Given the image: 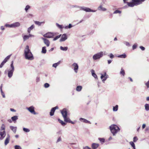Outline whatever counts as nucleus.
<instances>
[{
	"label": "nucleus",
	"instance_id": "nucleus-14",
	"mask_svg": "<svg viewBox=\"0 0 149 149\" xmlns=\"http://www.w3.org/2000/svg\"><path fill=\"white\" fill-rule=\"evenodd\" d=\"M34 36L33 35H32L30 34H29V35H25L23 37V40L24 41H25L27 40L30 37H33Z\"/></svg>",
	"mask_w": 149,
	"mask_h": 149
},
{
	"label": "nucleus",
	"instance_id": "nucleus-26",
	"mask_svg": "<svg viewBox=\"0 0 149 149\" xmlns=\"http://www.w3.org/2000/svg\"><path fill=\"white\" fill-rule=\"evenodd\" d=\"M82 88V87L81 86H78L76 87V90L78 92H80L81 91Z\"/></svg>",
	"mask_w": 149,
	"mask_h": 149
},
{
	"label": "nucleus",
	"instance_id": "nucleus-28",
	"mask_svg": "<svg viewBox=\"0 0 149 149\" xmlns=\"http://www.w3.org/2000/svg\"><path fill=\"white\" fill-rule=\"evenodd\" d=\"M46 47L45 46L43 47L42 48V53L45 54L46 53Z\"/></svg>",
	"mask_w": 149,
	"mask_h": 149
},
{
	"label": "nucleus",
	"instance_id": "nucleus-6",
	"mask_svg": "<svg viewBox=\"0 0 149 149\" xmlns=\"http://www.w3.org/2000/svg\"><path fill=\"white\" fill-rule=\"evenodd\" d=\"M26 109L31 114L34 115L37 114V113L35 111V107L33 106H31L29 107H26Z\"/></svg>",
	"mask_w": 149,
	"mask_h": 149
},
{
	"label": "nucleus",
	"instance_id": "nucleus-32",
	"mask_svg": "<svg viewBox=\"0 0 149 149\" xmlns=\"http://www.w3.org/2000/svg\"><path fill=\"white\" fill-rule=\"evenodd\" d=\"M120 74H122L123 76H124L125 75V70L123 69V68H121V71L120 72Z\"/></svg>",
	"mask_w": 149,
	"mask_h": 149
},
{
	"label": "nucleus",
	"instance_id": "nucleus-49",
	"mask_svg": "<svg viewBox=\"0 0 149 149\" xmlns=\"http://www.w3.org/2000/svg\"><path fill=\"white\" fill-rule=\"evenodd\" d=\"M15 149H22L21 147L19 145H16L15 146Z\"/></svg>",
	"mask_w": 149,
	"mask_h": 149
},
{
	"label": "nucleus",
	"instance_id": "nucleus-27",
	"mask_svg": "<svg viewBox=\"0 0 149 149\" xmlns=\"http://www.w3.org/2000/svg\"><path fill=\"white\" fill-rule=\"evenodd\" d=\"M45 22H40L38 21H36L35 23L36 24L40 26L42 24H44Z\"/></svg>",
	"mask_w": 149,
	"mask_h": 149
},
{
	"label": "nucleus",
	"instance_id": "nucleus-58",
	"mask_svg": "<svg viewBox=\"0 0 149 149\" xmlns=\"http://www.w3.org/2000/svg\"><path fill=\"white\" fill-rule=\"evenodd\" d=\"M139 48L141 49L142 50V51H144L145 50V48L143 47V46H140L139 47Z\"/></svg>",
	"mask_w": 149,
	"mask_h": 149
},
{
	"label": "nucleus",
	"instance_id": "nucleus-9",
	"mask_svg": "<svg viewBox=\"0 0 149 149\" xmlns=\"http://www.w3.org/2000/svg\"><path fill=\"white\" fill-rule=\"evenodd\" d=\"M0 135L1 136L0 137V140H3L6 135L5 131H0Z\"/></svg>",
	"mask_w": 149,
	"mask_h": 149
},
{
	"label": "nucleus",
	"instance_id": "nucleus-39",
	"mask_svg": "<svg viewBox=\"0 0 149 149\" xmlns=\"http://www.w3.org/2000/svg\"><path fill=\"white\" fill-rule=\"evenodd\" d=\"M98 139L102 143H104L105 142V139L104 138H99Z\"/></svg>",
	"mask_w": 149,
	"mask_h": 149
},
{
	"label": "nucleus",
	"instance_id": "nucleus-42",
	"mask_svg": "<svg viewBox=\"0 0 149 149\" xmlns=\"http://www.w3.org/2000/svg\"><path fill=\"white\" fill-rule=\"evenodd\" d=\"M56 26L58 27L60 29H62L63 28H64V27H63L62 25H59L57 23H56Z\"/></svg>",
	"mask_w": 149,
	"mask_h": 149
},
{
	"label": "nucleus",
	"instance_id": "nucleus-16",
	"mask_svg": "<svg viewBox=\"0 0 149 149\" xmlns=\"http://www.w3.org/2000/svg\"><path fill=\"white\" fill-rule=\"evenodd\" d=\"M10 129L13 131V132L15 134L16 132L17 127H14L12 126H10Z\"/></svg>",
	"mask_w": 149,
	"mask_h": 149
},
{
	"label": "nucleus",
	"instance_id": "nucleus-36",
	"mask_svg": "<svg viewBox=\"0 0 149 149\" xmlns=\"http://www.w3.org/2000/svg\"><path fill=\"white\" fill-rule=\"evenodd\" d=\"M5 125L4 124H2L1 127L0 131H5Z\"/></svg>",
	"mask_w": 149,
	"mask_h": 149
},
{
	"label": "nucleus",
	"instance_id": "nucleus-57",
	"mask_svg": "<svg viewBox=\"0 0 149 149\" xmlns=\"http://www.w3.org/2000/svg\"><path fill=\"white\" fill-rule=\"evenodd\" d=\"M145 84L148 88H149V81H147Z\"/></svg>",
	"mask_w": 149,
	"mask_h": 149
},
{
	"label": "nucleus",
	"instance_id": "nucleus-29",
	"mask_svg": "<svg viewBox=\"0 0 149 149\" xmlns=\"http://www.w3.org/2000/svg\"><path fill=\"white\" fill-rule=\"evenodd\" d=\"M11 56V55H10L7 56L3 61L4 62L6 63V62L8 61V60L9 59Z\"/></svg>",
	"mask_w": 149,
	"mask_h": 149
},
{
	"label": "nucleus",
	"instance_id": "nucleus-38",
	"mask_svg": "<svg viewBox=\"0 0 149 149\" xmlns=\"http://www.w3.org/2000/svg\"><path fill=\"white\" fill-rule=\"evenodd\" d=\"M72 26V24H69V25L68 26H67L64 27V28L65 29H70L71 28Z\"/></svg>",
	"mask_w": 149,
	"mask_h": 149
},
{
	"label": "nucleus",
	"instance_id": "nucleus-46",
	"mask_svg": "<svg viewBox=\"0 0 149 149\" xmlns=\"http://www.w3.org/2000/svg\"><path fill=\"white\" fill-rule=\"evenodd\" d=\"M5 26L6 27L13 28L12 24H5Z\"/></svg>",
	"mask_w": 149,
	"mask_h": 149
},
{
	"label": "nucleus",
	"instance_id": "nucleus-5",
	"mask_svg": "<svg viewBox=\"0 0 149 149\" xmlns=\"http://www.w3.org/2000/svg\"><path fill=\"white\" fill-rule=\"evenodd\" d=\"M103 55V52H100L93 55V58L94 60H99L102 58Z\"/></svg>",
	"mask_w": 149,
	"mask_h": 149
},
{
	"label": "nucleus",
	"instance_id": "nucleus-61",
	"mask_svg": "<svg viewBox=\"0 0 149 149\" xmlns=\"http://www.w3.org/2000/svg\"><path fill=\"white\" fill-rule=\"evenodd\" d=\"M112 61L110 60H107V62L108 64H110L112 62Z\"/></svg>",
	"mask_w": 149,
	"mask_h": 149
},
{
	"label": "nucleus",
	"instance_id": "nucleus-15",
	"mask_svg": "<svg viewBox=\"0 0 149 149\" xmlns=\"http://www.w3.org/2000/svg\"><path fill=\"white\" fill-rule=\"evenodd\" d=\"M99 146V144L98 143H93L91 145V147L93 149H96Z\"/></svg>",
	"mask_w": 149,
	"mask_h": 149
},
{
	"label": "nucleus",
	"instance_id": "nucleus-47",
	"mask_svg": "<svg viewBox=\"0 0 149 149\" xmlns=\"http://www.w3.org/2000/svg\"><path fill=\"white\" fill-rule=\"evenodd\" d=\"M137 44L136 43L134 44L132 46V49L133 50L136 49L137 47Z\"/></svg>",
	"mask_w": 149,
	"mask_h": 149
},
{
	"label": "nucleus",
	"instance_id": "nucleus-31",
	"mask_svg": "<svg viewBox=\"0 0 149 149\" xmlns=\"http://www.w3.org/2000/svg\"><path fill=\"white\" fill-rule=\"evenodd\" d=\"M55 111L54 110V109L52 108L51 109L50 112V115L51 116H52L54 115Z\"/></svg>",
	"mask_w": 149,
	"mask_h": 149
},
{
	"label": "nucleus",
	"instance_id": "nucleus-54",
	"mask_svg": "<svg viewBox=\"0 0 149 149\" xmlns=\"http://www.w3.org/2000/svg\"><path fill=\"white\" fill-rule=\"evenodd\" d=\"M1 93V94L2 95V97L3 98H5V94L3 92V91H0Z\"/></svg>",
	"mask_w": 149,
	"mask_h": 149
},
{
	"label": "nucleus",
	"instance_id": "nucleus-63",
	"mask_svg": "<svg viewBox=\"0 0 149 149\" xmlns=\"http://www.w3.org/2000/svg\"><path fill=\"white\" fill-rule=\"evenodd\" d=\"M40 78L39 77H37L36 79V82H38L40 81Z\"/></svg>",
	"mask_w": 149,
	"mask_h": 149
},
{
	"label": "nucleus",
	"instance_id": "nucleus-22",
	"mask_svg": "<svg viewBox=\"0 0 149 149\" xmlns=\"http://www.w3.org/2000/svg\"><path fill=\"white\" fill-rule=\"evenodd\" d=\"M11 119L13 122H15L18 119V116H14L11 118Z\"/></svg>",
	"mask_w": 149,
	"mask_h": 149
},
{
	"label": "nucleus",
	"instance_id": "nucleus-34",
	"mask_svg": "<svg viewBox=\"0 0 149 149\" xmlns=\"http://www.w3.org/2000/svg\"><path fill=\"white\" fill-rule=\"evenodd\" d=\"M31 7L29 5H27L26 6L25 8V10L26 12H27L28 10Z\"/></svg>",
	"mask_w": 149,
	"mask_h": 149
},
{
	"label": "nucleus",
	"instance_id": "nucleus-59",
	"mask_svg": "<svg viewBox=\"0 0 149 149\" xmlns=\"http://www.w3.org/2000/svg\"><path fill=\"white\" fill-rule=\"evenodd\" d=\"M83 149H91L90 147L88 146H86L83 147Z\"/></svg>",
	"mask_w": 149,
	"mask_h": 149
},
{
	"label": "nucleus",
	"instance_id": "nucleus-18",
	"mask_svg": "<svg viewBox=\"0 0 149 149\" xmlns=\"http://www.w3.org/2000/svg\"><path fill=\"white\" fill-rule=\"evenodd\" d=\"M10 136L9 134L7 135V137H6L5 141V144L7 145L9 142L10 140Z\"/></svg>",
	"mask_w": 149,
	"mask_h": 149
},
{
	"label": "nucleus",
	"instance_id": "nucleus-4",
	"mask_svg": "<svg viewBox=\"0 0 149 149\" xmlns=\"http://www.w3.org/2000/svg\"><path fill=\"white\" fill-rule=\"evenodd\" d=\"M109 128L113 136L116 135V134L120 130L119 127L117 125L114 124H113L110 125Z\"/></svg>",
	"mask_w": 149,
	"mask_h": 149
},
{
	"label": "nucleus",
	"instance_id": "nucleus-10",
	"mask_svg": "<svg viewBox=\"0 0 149 149\" xmlns=\"http://www.w3.org/2000/svg\"><path fill=\"white\" fill-rule=\"evenodd\" d=\"M43 36L45 37L50 38H52L53 37V35L52 33L49 32L45 34Z\"/></svg>",
	"mask_w": 149,
	"mask_h": 149
},
{
	"label": "nucleus",
	"instance_id": "nucleus-1",
	"mask_svg": "<svg viewBox=\"0 0 149 149\" xmlns=\"http://www.w3.org/2000/svg\"><path fill=\"white\" fill-rule=\"evenodd\" d=\"M14 70L15 68L13 65V61H12L11 62L10 67L9 68H7L5 70L4 73L6 74H7L8 78H10L13 75Z\"/></svg>",
	"mask_w": 149,
	"mask_h": 149
},
{
	"label": "nucleus",
	"instance_id": "nucleus-8",
	"mask_svg": "<svg viewBox=\"0 0 149 149\" xmlns=\"http://www.w3.org/2000/svg\"><path fill=\"white\" fill-rule=\"evenodd\" d=\"M80 8L81 10H84L86 12H95L96 10H92L90 8L85 7H81Z\"/></svg>",
	"mask_w": 149,
	"mask_h": 149
},
{
	"label": "nucleus",
	"instance_id": "nucleus-41",
	"mask_svg": "<svg viewBox=\"0 0 149 149\" xmlns=\"http://www.w3.org/2000/svg\"><path fill=\"white\" fill-rule=\"evenodd\" d=\"M121 13V11L120 10H116L113 13V14H117V13H119L120 14Z\"/></svg>",
	"mask_w": 149,
	"mask_h": 149
},
{
	"label": "nucleus",
	"instance_id": "nucleus-37",
	"mask_svg": "<svg viewBox=\"0 0 149 149\" xmlns=\"http://www.w3.org/2000/svg\"><path fill=\"white\" fill-rule=\"evenodd\" d=\"M60 63V61H59L57 63H54L53 64L52 66L56 68Z\"/></svg>",
	"mask_w": 149,
	"mask_h": 149
},
{
	"label": "nucleus",
	"instance_id": "nucleus-2",
	"mask_svg": "<svg viewBox=\"0 0 149 149\" xmlns=\"http://www.w3.org/2000/svg\"><path fill=\"white\" fill-rule=\"evenodd\" d=\"M24 54L25 58L26 59L32 60L33 59V55L29 49V47L26 45L24 50Z\"/></svg>",
	"mask_w": 149,
	"mask_h": 149
},
{
	"label": "nucleus",
	"instance_id": "nucleus-35",
	"mask_svg": "<svg viewBox=\"0 0 149 149\" xmlns=\"http://www.w3.org/2000/svg\"><path fill=\"white\" fill-rule=\"evenodd\" d=\"M58 121L59 122L61 123V124L63 126H64L66 125V123H65L63 121L60 120V119H58Z\"/></svg>",
	"mask_w": 149,
	"mask_h": 149
},
{
	"label": "nucleus",
	"instance_id": "nucleus-7",
	"mask_svg": "<svg viewBox=\"0 0 149 149\" xmlns=\"http://www.w3.org/2000/svg\"><path fill=\"white\" fill-rule=\"evenodd\" d=\"M100 74V78L102 79V81L104 83L105 81L109 78V75L107 74L106 72H104L103 74L101 73Z\"/></svg>",
	"mask_w": 149,
	"mask_h": 149
},
{
	"label": "nucleus",
	"instance_id": "nucleus-44",
	"mask_svg": "<svg viewBox=\"0 0 149 149\" xmlns=\"http://www.w3.org/2000/svg\"><path fill=\"white\" fill-rule=\"evenodd\" d=\"M61 36V35L57 36L55 37V38H54L53 39V41H55L57 40Z\"/></svg>",
	"mask_w": 149,
	"mask_h": 149
},
{
	"label": "nucleus",
	"instance_id": "nucleus-3",
	"mask_svg": "<svg viewBox=\"0 0 149 149\" xmlns=\"http://www.w3.org/2000/svg\"><path fill=\"white\" fill-rule=\"evenodd\" d=\"M61 112L65 122L74 124V122L71 121L70 119L67 117L68 113L67 109L66 108H64L61 110Z\"/></svg>",
	"mask_w": 149,
	"mask_h": 149
},
{
	"label": "nucleus",
	"instance_id": "nucleus-24",
	"mask_svg": "<svg viewBox=\"0 0 149 149\" xmlns=\"http://www.w3.org/2000/svg\"><path fill=\"white\" fill-rule=\"evenodd\" d=\"M117 57L119 58H125L127 57V56L125 53H124L122 54L118 55Z\"/></svg>",
	"mask_w": 149,
	"mask_h": 149
},
{
	"label": "nucleus",
	"instance_id": "nucleus-23",
	"mask_svg": "<svg viewBox=\"0 0 149 149\" xmlns=\"http://www.w3.org/2000/svg\"><path fill=\"white\" fill-rule=\"evenodd\" d=\"M34 28V26L33 25H32L30 27H29L27 29V31L29 33L30 32L31 30L33 29Z\"/></svg>",
	"mask_w": 149,
	"mask_h": 149
},
{
	"label": "nucleus",
	"instance_id": "nucleus-48",
	"mask_svg": "<svg viewBox=\"0 0 149 149\" xmlns=\"http://www.w3.org/2000/svg\"><path fill=\"white\" fill-rule=\"evenodd\" d=\"M130 144L133 148L135 146V145L134 143V142L130 141Z\"/></svg>",
	"mask_w": 149,
	"mask_h": 149
},
{
	"label": "nucleus",
	"instance_id": "nucleus-25",
	"mask_svg": "<svg viewBox=\"0 0 149 149\" xmlns=\"http://www.w3.org/2000/svg\"><path fill=\"white\" fill-rule=\"evenodd\" d=\"M60 49L62 51H66L68 50V47H63L62 46H61Z\"/></svg>",
	"mask_w": 149,
	"mask_h": 149
},
{
	"label": "nucleus",
	"instance_id": "nucleus-11",
	"mask_svg": "<svg viewBox=\"0 0 149 149\" xmlns=\"http://www.w3.org/2000/svg\"><path fill=\"white\" fill-rule=\"evenodd\" d=\"M67 39V36L66 34H64L61 36L60 40V42L64 41Z\"/></svg>",
	"mask_w": 149,
	"mask_h": 149
},
{
	"label": "nucleus",
	"instance_id": "nucleus-17",
	"mask_svg": "<svg viewBox=\"0 0 149 149\" xmlns=\"http://www.w3.org/2000/svg\"><path fill=\"white\" fill-rule=\"evenodd\" d=\"M13 28L18 27L20 26V24L19 22H16L12 24Z\"/></svg>",
	"mask_w": 149,
	"mask_h": 149
},
{
	"label": "nucleus",
	"instance_id": "nucleus-55",
	"mask_svg": "<svg viewBox=\"0 0 149 149\" xmlns=\"http://www.w3.org/2000/svg\"><path fill=\"white\" fill-rule=\"evenodd\" d=\"M79 68V66L77 63H75V70H77Z\"/></svg>",
	"mask_w": 149,
	"mask_h": 149
},
{
	"label": "nucleus",
	"instance_id": "nucleus-12",
	"mask_svg": "<svg viewBox=\"0 0 149 149\" xmlns=\"http://www.w3.org/2000/svg\"><path fill=\"white\" fill-rule=\"evenodd\" d=\"M41 39L43 40L44 43L46 45L47 47H49V46L50 43L48 40L42 37L41 38Z\"/></svg>",
	"mask_w": 149,
	"mask_h": 149
},
{
	"label": "nucleus",
	"instance_id": "nucleus-52",
	"mask_svg": "<svg viewBox=\"0 0 149 149\" xmlns=\"http://www.w3.org/2000/svg\"><path fill=\"white\" fill-rule=\"evenodd\" d=\"M62 141V139L61 136H59L58 137L57 141L56 143H57L61 141Z\"/></svg>",
	"mask_w": 149,
	"mask_h": 149
},
{
	"label": "nucleus",
	"instance_id": "nucleus-40",
	"mask_svg": "<svg viewBox=\"0 0 149 149\" xmlns=\"http://www.w3.org/2000/svg\"><path fill=\"white\" fill-rule=\"evenodd\" d=\"M23 130L25 132H29L30 131V130L29 129L26 128H23Z\"/></svg>",
	"mask_w": 149,
	"mask_h": 149
},
{
	"label": "nucleus",
	"instance_id": "nucleus-56",
	"mask_svg": "<svg viewBox=\"0 0 149 149\" xmlns=\"http://www.w3.org/2000/svg\"><path fill=\"white\" fill-rule=\"evenodd\" d=\"M5 63V62L3 61L0 65V68H2Z\"/></svg>",
	"mask_w": 149,
	"mask_h": 149
},
{
	"label": "nucleus",
	"instance_id": "nucleus-53",
	"mask_svg": "<svg viewBox=\"0 0 149 149\" xmlns=\"http://www.w3.org/2000/svg\"><path fill=\"white\" fill-rule=\"evenodd\" d=\"M138 140V139L137 137L136 136H134L133 138V142H135L137 141Z\"/></svg>",
	"mask_w": 149,
	"mask_h": 149
},
{
	"label": "nucleus",
	"instance_id": "nucleus-20",
	"mask_svg": "<svg viewBox=\"0 0 149 149\" xmlns=\"http://www.w3.org/2000/svg\"><path fill=\"white\" fill-rule=\"evenodd\" d=\"M127 5L129 7H133L135 6L134 3L132 1L130 2H127Z\"/></svg>",
	"mask_w": 149,
	"mask_h": 149
},
{
	"label": "nucleus",
	"instance_id": "nucleus-62",
	"mask_svg": "<svg viewBox=\"0 0 149 149\" xmlns=\"http://www.w3.org/2000/svg\"><path fill=\"white\" fill-rule=\"evenodd\" d=\"M10 110L11 111L14 112H15L16 111V110H15L14 109H12V108L10 109Z\"/></svg>",
	"mask_w": 149,
	"mask_h": 149
},
{
	"label": "nucleus",
	"instance_id": "nucleus-13",
	"mask_svg": "<svg viewBox=\"0 0 149 149\" xmlns=\"http://www.w3.org/2000/svg\"><path fill=\"white\" fill-rule=\"evenodd\" d=\"M79 120L81 122H82L85 123H88L89 124L91 123L90 121L84 118H79Z\"/></svg>",
	"mask_w": 149,
	"mask_h": 149
},
{
	"label": "nucleus",
	"instance_id": "nucleus-51",
	"mask_svg": "<svg viewBox=\"0 0 149 149\" xmlns=\"http://www.w3.org/2000/svg\"><path fill=\"white\" fill-rule=\"evenodd\" d=\"M49 84L47 83H46L44 84V86L45 88H47L49 86Z\"/></svg>",
	"mask_w": 149,
	"mask_h": 149
},
{
	"label": "nucleus",
	"instance_id": "nucleus-19",
	"mask_svg": "<svg viewBox=\"0 0 149 149\" xmlns=\"http://www.w3.org/2000/svg\"><path fill=\"white\" fill-rule=\"evenodd\" d=\"M97 9L98 10L100 11H105L107 10V9L102 7V5H100L98 8Z\"/></svg>",
	"mask_w": 149,
	"mask_h": 149
},
{
	"label": "nucleus",
	"instance_id": "nucleus-45",
	"mask_svg": "<svg viewBox=\"0 0 149 149\" xmlns=\"http://www.w3.org/2000/svg\"><path fill=\"white\" fill-rule=\"evenodd\" d=\"M108 56L111 59H113L114 57V55L112 53H110L108 55Z\"/></svg>",
	"mask_w": 149,
	"mask_h": 149
},
{
	"label": "nucleus",
	"instance_id": "nucleus-21",
	"mask_svg": "<svg viewBox=\"0 0 149 149\" xmlns=\"http://www.w3.org/2000/svg\"><path fill=\"white\" fill-rule=\"evenodd\" d=\"M92 75L95 79H97V77L96 74L95 73V71L93 70H92L91 71Z\"/></svg>",
	"mask_w": 149,
	"mask_h": 149
},
{
	"label": "nucleus",
	"instance_id": "nucleus-30",
	"mask_svg": "<svg viewBox=\"0 0 149 149\" xmlns=\"http://www.w3.org/2000/svg\"><path fill=\"white\" fill-rule=\"evenodd\" d=\"M118 105H116L115 106L113 107V111H117L118 109Z\"/></svg>",
	"mask_w": 149,
	"mask_h": 149
},
{
	"label": "nucleus",
	"instance_id": "nucleus-64",
	"mask_svg": "<svg viewBox=\"0 0 149 149\" xmlns=\"http://www.w3.org/2000/svg\"><path fill=\"white\" fill-rule=\"evenodd\" d=\"M7 121L8 122H9L10 123H11L13 121L11 119H9Z\"/></svg>",
	"mask_w": 149,
	"mask_h": 149
},
{
	"label": "nucleus",
	"instance_id": "nucleus-50",
	"mask_svg": "<svg viewBox=\"0 0 149 149\" xmlns=\"http://www.w3.org/2000/svg\"><path fill=\"white\" fill-rule=\"evenodd\" d=\"M95 31L94 30H91L89 33L88 34V35H92L93 34Z\"/></svg>",
	"mask_w": 149,
	"mask_h": 149
},
{
	"label": "nucleus",
	"instance_id": "nucleus-33",
	"mask_svg": "<svg viewBox=\"0 0 149 149\" xmlns=\"http://www.w3.org/2000/svg\"><path fill=\"white\" fill-rule=\"evenodd\" d=\"M145 110L146 111H149V104H146L145 105Z\"/></svg>",
	"mask_w": 149,
	"mask_h": 149
},
{
	"label": "nucleus",
	"instance_id": "nucleus-60",
	"mask_svg": "<svg viewBox=\"0 0 149 149\" xmlns=\"http://www.w3.org/2000/svg\"><path fill=\"white\" fill-rule=\"evenodd\" d=\"M146 125L145 124H143L142 125V129H144L145 128V127H146Z\"/></svg>",
	"mask_w": 149,
	"mask_h": 149
},
{
	"label": "nucleus",
	"instance_id": "nucleus-43",
	"mask_svg": "<svg viewBox=\"0 0 149 149\" xmlns=\"http://www.w3.org/2000/svg\"><path fill=\"white\" fill-rule=\"evenodd\" d=\"M123 43L128 47H130V43L127 42L125 41L123 42Z\"/></svg>",
	"mask_w": 149,
	"mask_h": 149
}]
</instances>
